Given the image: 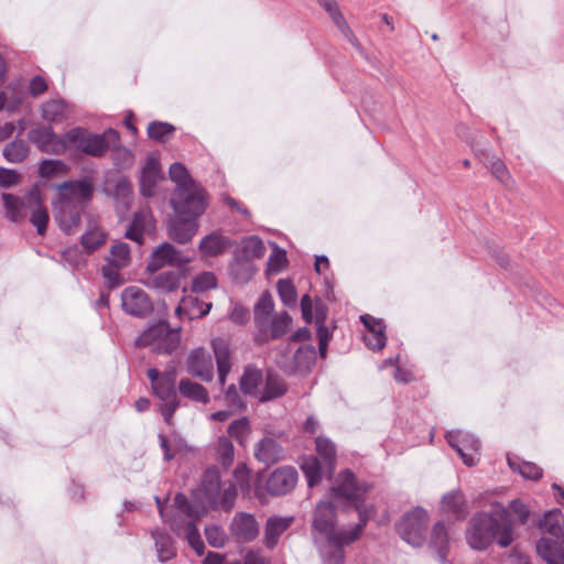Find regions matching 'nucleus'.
Instances as JSON below:
<instances>
[{
    "label": "nucleus",
    "instance_id": "obj_1",
    "mask_svg": "<svg viewBox=\"0 0 564 564\" xmlns=\"http://www.w3.org/2000/svg\"><path fill=\"white\" fill-rule=\"evenodd\" d=\"M56 189L55 220L63 232L74 235L79 230L85 206L93 198L94 184L89 178L66 181L58 184Z\"/></svg>",
    "mask_w": 564,
    "mask_h": 564
},
{
    "label": "nucleus",
    "instance_id": "obj_2",
    "mask_svg": "<svg viewBox=\"0 0 564 564\" xmlns=\"http://www.w3.org/2000/svg\"><path fill=\"white\" fill-rule=\"evenodd\" d=\"M495 516L489 512H478L469 521L466 540L470 547L485 550L497 539L500 547L509 546L516 539L513 522L509 511L497 506Z\"/></svg>",
    "mask_w": 564,
    "mask_h": 564
},
{
    "label": "nucleus",
    "instance_id": "obj_3",
    "mask_svg": "<svg viewBox=\"0 0 564 564\" xmlns=\"http://www.w3.org/2000/svg\"><path fill=\"white\" fill-rule=\"evenodd\" d=\"M274 302L269 292L261 294L253 308V340L268 344L285 336L292 328V317L286 311L273 312Z\"/></svg>",
    "mask_w": 564,
    "mask_h": 564
},
{
    "label": "nucleus",
    "instance_id": "obj_4",
    "mask_svg": "<svg viewBox=\"0 0 564 564\" xmlns=\"http://www.w3.org/2000/svg\"><path fill=\"white\" fill-rule=\"evenodd\" d=\"M155 502L161 518L164 521L170 522L171 529L175 533L181 534L183 532L191 547L197 553V555H203L205 544L200 539L196 521L204 517L207 513V510L205 508L193 506L185 495L177 494L174 498L176 512L171 519L166 520L163 506L164 503L159 497H155Z\"/></svg>",
    "mask_w": 564,
    "mask_h": 564
},
{
    "label": "nucleus",
    "instance_id": "obj_5",
    "mask_svg": "<svg viewBox=\"0 0 564 564\" xmlns=\"http://www.w3.org/2000/svg\"><path fill=\"white\" fill-rule=\"evenodd\" d=\"M7 217L14 223L23 220L30 213V221L43 236L48 224V214L43 206L41 193L37 187L31 188L23 197L13 194H2Z\"/></svg>",
    "mask_w": 564,
    "mask_h": 564
},
{
    "label": "nucleus",
    "instance_id": "obj_6",
    "mask_svg": "<svg viewBox=\"0 0 564 564\" xmlns=\"http://www.w3.org/2000/svg\"><path fill=\"white\" fill-rule=\"evenodd\" d=\"M369 520L366 511L359 509V522L349 529H340L338 534L312 539L323 564H344V547L357 541Z\"/></svg>",
    "mask_w": 564,
    "mask_h": 564
},
{
    "label": "nucleus",
    "instance_id": "obj_7",
    "mask_svg": "<svg viewBox=\"0 0 564 564\" xmlns=\"http://www.w3.org/2000/svg\"><path fill=\"white\" fill-rule=\"evenodd\" d=\"M68 150H76L83 154L101 158L111 147L119 142V133L108 129L104 133H91L85 128L76 127L65 133Z\"/></svg>",
    "mask_w": 564,
    "mask_h": 564
},
{
    "label": "nucleus",
    "instance_id": "obj_8",
    "mask_svg": "<svg viewBox=\"0 0 564 564\" xmlns=\"http://www.w3.org/2000/svg\"><path fill=\"white\" fill-rule=\"evenodd\" d=\"M202 492L213 509L230 510L237 498V490L231 482H223L217 467L208 468L202 479Z\"/></svg>",
    "mask_w": 564,
    "mask_h": 564
},
{
    "label": "nucleus",
    "instance_id": "obj_9",
    "mask_svg": "<svg viewBox=\"0 0 564 564\" xmlns=\"http://www.w3.org/2000/svg\"><path fill=\"white\" fill-rule=\"evenodd\" d=\"M175 215L182 218L200 217L207 207V193L198 184L175 188L171 198Z\"/></svg>",
    "mask_w": 564,
    "mask_h": 564
},
{
    "label": "nucleus",
    "instance_id": "obj_10",
    "mask_svg": "<svg viewBox=\"0 0 564 564\" xmlns=\"http://www.w3.org/2000/svg\"><path fill=\"white\" fill-rule=\"evenodd\" d=\"M316 350L311 345L300 346L295 351L290 346L280 348L275 355L276 365L288 375H305L315 365Z\"/></svg>",
    "mask_w": 564,
    "mask_h": 564
},
{
    "label": "nucleus",
    "instance_id": "obj_11",
    "mask_svg": "<svg viewBox=\"0 0 564 564\" xmlns=\"http://www.w3.org/2000/svg\"><path fill=\"white\" fill-rule=\"evenodd\" d=\"M180 344V335L167 324L159 323L145 329L137 339L138 346L151 347L159 354H171Z\"/></svg>",
    "mask_w": 564,
    "mask_h": 564
},
{
    "label": "nucleus",
    "instance_id": "obj_12",
    "mask_svg": "<svg viewBox=\"0 0 564 564\" xmlns=\"http://www.w3.org/2000/svg\"><path fill=\"white\" fill-rule=\"evenodd\" d=\"M176 369L174 367L162 372V378L153 387V394L162 401L160 413L165 422L171 424L172 417L176 409L180 406L177 392L175 389Z\"/></svg>",
    "mask_w": 564,
    "mask_h": 564
},
{
    "label": "nucleus",
    "instance_id": "obj_13",
    "mask_svg": "<svg viewBox=\"0 0 564 564\" xmlns=\"http://www.w3.org/2000/svg\"><path fill=\"white\" fill-rule=\"evenodd\" d=\"M429 523L426 510L416 507L405 513L398 523V532L408 544L419 547L425 541V531Z\"/></svg>",
    "mask_w": 564,
    "mask_h": 564
},
{
    "label": "nucleus",
    "instance_id": "obj_14",
    "mask_svg": "<svg viewBox=\"0 0 564 564\" xmlns=\"http://www.w3.org/2000/svg\"><path fill=\"white\" fill-rule=\"evenodd\" d=\"M369 490V487L365 484L360 485L356 481V477L354 473L346 469L341 471L335 481V485L332 488L334 495L338 498H343L355 503L356 510L359 512V509L366 511V514L369 518L373 513L372 506H362L360 502L362 500L364 495Z\"/></svg>",
    "mask_w": 564,
    "mask_h": 564
},
{
    "label": "nucleus",
    "instance_id": "obj_15",
    "mask_svg": "<svg viewBox=\"0 0 564 564\" xmlns=\"http://www.w3.org/2000/svg\"><path fill=\"white\" fill-rule=\"evenodd\" d=\"M447 443L460 456L467 466H475L479 459L480 442L473 434L463 431H451L446 433Z\"/></svg>",
    "mask_w": 564,
    "mask_h": 564
},
{
    "label": "nucleus",
    "instance_id": "obj_16",
    "mask_svg": "<svg viewBox=\"0 0 564 564\" xmlns=\"http://www.w3.org/2000/svg\"><path fill=\"white\" fill-rule=\"evenodd\" d=\"M334 505L321 501L314 511L312 521V539L338 534Z\"/></svg>",
    "mask_w": 564,
    "mask_h": 564
},
{
    "label": "nucleus",
    "instance_id": "obj_17",
    "mask_svg": "<svg viewBox=\"0 0 564 564\" xmlns=\"http://www.w3.org/2000/svg\"><path fill=\"white\" fill-rule=\"evenodd\" d=\"M121 307L134 317H145L153 311L148 293L139 286H128L121 293Z\"/></svg>",
    "mask_w": 564,
    "mask_h": 564
},
{
    "label": "nucleus",
    "instance_id": "obj_18",
    "mask_svg": "<svg viewBox=\"0 0 564 564\" xmlns=\"http://www.w3.org/2000/svg\"><path fill=\"white\" fill-rule=\"evenodd\" d=\"M186 371L202 381H212L214 378V362L210 354L203 347L191 350L186 358Z\"/></svg>",
    "mask_w": 564,
    "mask_h": 564
},
{
    "label": "nucleus",
    "instance_id": "obj_19",
    "mask_svg": "<svg viewBox=\"0 0 564 564\" xmlns=\"http://www.w3.org/2000/svg\"><path fill=\"white\" fill-rule=\"evenodd\" d=\"M29 139L42 152L63 154L68 150L65 134L58 138L51 127H37L29 132Z\"/></svg>",
    "mask_w": 564,
    "mask_h": 564
},
{
    "label": "nucleus",
    "instance_id": "obj_20",
    "mask_svg": "<svg viewBox=\"0 0 564 564\" xmlns=\"http://www.w3.org/2000/svg\"><path fill=\"white\" fill-rule=\"evenodd\" d=\"M229 530L238 543H250L258 538L260 527L252 513L241 511L234 516Z\"/></svg>",
    "mask_w": 564,
    "mask_h": 564
},
{
    "label": "nucleus",
    "instance_id": "obj_21",
    "mask_svg": "<svg viewBox=\"0 0 564 564\" xmlns=\"http://www.w3.org/2000/svg\"><path fill=\"white\" fill-rule=\"evenodd\" d=\"M188 261L189 259L183 257V254L174 246L169 242H164L154 249L147 264V269L150 272H156L165 265L176 264L182 267Z\"/></svg>",
    "mask_w": 564,
    "mask_h": 564
},
{
    "label": "nucleus",
    "instance_id": "obj_22",
    "mask_svg": "<svg viewBox=\"0 0 564 564\" xmlns=\"http://www.w3.org/2000/svg\"><path fill=\"white\" fill-rule=\"evenodd\" d=\"M297 482V471L290 466L276 468L267 480V490L272 496H282L295 487Z\"/></svg>",
    "mask_w": 564,
    "mask_h": 564
},
{
    "label": "nucleus",
    "instance_id": "obj_23",
    "mask_svg": "<svg viewBox=\"0 0 564 564\" xmlns=\"http://www.w3.org/2000/svg\"><path fill=\"white\" fill-rule=\"evenodd\" d=\"M294 522V517H281V516H271L267 519L264 529H263V538L262 544L263 546L272 551L279 543L280 538L290 529V527Z\"/></svg>",
    "mask_w": 564,
    "mask_h": 564
},
{
    "label": "nucleus",
    "instance_id": "obj_24",
    "mask_svg": "<svg viewBox=\"0 0 564 564\" xmlns=\"http://www.w3.org/2000/svg\"><path fill=\"white\" fill-rule=\"evenodd\" d=\"M360 321L367 328V334L364 336L366 345L372 350H381L387 343L383 322L368 314L361 315Z\"/></svg>",
    "mask_w": 564,
    "mask_h": 564
},
{
    "label": "nucleus",
    "instance_id": "obj_25",
    "mask_svg": "<svg viewBox=\"0 0 564 564\" xmlns=\"http://www.w3.org/2000/svg\"><path fill=\"white\" fill-rule=\"evenodd\" d=\"M441 511L455 520L465 519L469 513L465 495L460 490L445 494L441 499Z\"/></svg>",
    "mask_w": 564,
    "mask_h": 564
},
{
    "label": "nucleus",
    "instance_id": "obj_26",
    "mask_svg": "<svg viewBox=\"0 0 564 564\" xmlns=\"http://www.w3.org/2000/svg\"><path fill=\"white\" fill-rule=\"evenodd\" d=\"M198 224L195 218H182L176 216L169 223V235L170 237L178 242H188L197 232Z\"/></svg>",
    "mask_w": 564,
    "mask_h": 564
},
{
    "label": "nucleus",
    "instance_id": "obj_27",
    "mask_svg": "<svg viewBox=\"0 0 564 564\" xmlns=\"http://www.w3.org/2000/svg\"><path fill=\"white\" fill-rule=\"evenodd\" d=\"M254 457L262 464L270 466L283 459L282 446L271 437H264L254 445Z\"/></svg>",
    "mask_w": 564,
    "mask_h": 564
},
{
    "label": "nucleus",
    "instance_id": "obj_28",
    "mask_svg": "<svg viewBox=\"0 0 564 564\" xmlns=\"http://www.w3.org/2000/svg\"><path fill=\"white\" fill-rule=\"evenodd\" d=\"M160 163L155 158H148L140 176V191L145 197H151L155 194V187L160 178Z\"/></svg>",
    "mask_w": 564,
    "mask_h": 564
},
{
    "label": "nucleus",
    "instance_id": "obj_29",
    "mask_svg": "<svg viewBox=\"0 0 564 564\" xmlns=\"http://www.w3.org/2000/svg\"><path fill=\"white\" fill-rule=\"evenodd\" d=\"M536 552L544 564H564V546L553 539L541 538L536 543Z\"/></svg>",
    "mask_w": 564,
    "mask_h": 564
},
{
    "label": "nucleus",
    "instance_id": "obj_30",
    "mask_svg": "<svg viewBox=\"0 0 564 564\" xmlns=\"http://www.w3.org/2000/svg\"><path fill=\"white\" fill-rule=\"evenodd\" d=\"M212 306L213 304L210 302L205 303L197 297L188 296L182 299L181 303L175 308V313L180 317L185 316L187 319L192 321L207 315Z\"/></svg>",
    "mask_w": 564,
    "mask_h": 564
},
{
    "label": "nucleus",
    "instance_id": "obj_31",
    "mask_svg": "<svg viewBox=\"0 0 564 564\" xmlns=\"http://www.w3.org/2000/svg\"><path fill=\"white\" fill-rule=\"evenodd\" d=\"M42 118L48 122H62L68 119L72 107L63 99L54 98L45 101L41 107Z\"/></svg>",
    "mask_w": 564,
    "mask_h": 564
},
{
    "label": "nucleus",
    "instance_id": "obj_32",
    "mask_svg": "<svg viewBox=\"0 0 564 564\" xmlns=\"http://www.w3.org/2000/svg\"><path fill=\"white\" fill-rule=\"evenodd\" d=\"M107 232L104 228L89 221L86 231L80 237V245L86 254L100 249L107 241Z\"/></svg>",
    "mask_w": 564,
    "mask_h": 564
},
{
    "label": "nucleus",
    "instance_id": "obj_33",
    "mask_svg": "<svg viewBox=\"0 0 564 564\" xmlns=\"http://www.w3.org/2000/svg\"><path fill=\"white\" fill-rule=\"evenodd\" d=\"M181 276L178 271H164L150 278L148 285L160 293H172L180 288Z\"/></svg>",
    "mask_w": 564,
    "mask_h": 564
},
{
    "label": "nucleus",
    "instance_id": "obj_34",
    "mask_svg": "<svg viewBox=\"0 0 564 564\" xmlns=\"http://www.w3.org/2000/svg\"><path fill=\"white\" fill-rule=\"evenodd\" d=\"M230 243L229 238L218 232H212L200 240L198 249L205 257H216L224 253Z\"/></svg>",
    "mask_w": 564,
    "mask_h": 564
},
{
    "label": "nucleus",
    "instance_id": "obj_35",
    "mask_svg": "<svg viewBox=\"0 0 564 564\" xmlns=\"http://www.w3.org/2000/svg\"><path fill=\"white\" fill-rule=\"evenodd\" d=\"M429 545L437 554L441 563L444 564L449 547V538L443 522L438 521L434 524Z\"/></svg>",
    "mask_w": 564,
    "mask_h": 564
},
{
    "label": "nucleus",
    "instance_id": "obj_36",
    "mask_svg": "<svg viewBox=\"0 0 564 564\" xmlns=\"http://www.w3.org/2000/svg\"><path fill=\"white\" fill-rule=\"evenodd\" d=\"M317 2L329 14L335 25L346 36V39L350 43L355 44L356 37L340 13L336 0H317Z\"/></svg>",
    "mask_w": 564,
    "mask_h": 564
},
{
    "label": "nucleus",
    "instance_id": "obj_37",
    "mask_svg": "<svg viewBox=\"0 0 564 564\" xmlns=\"http://www.w3.org/2000/svg\"><path fill=\"white\" fill-rule=\"evenodd\" d=\"M178 392L182 397L203 404H207L210 400L207 389L188 378L180 380Z\"/></svg>",
    "mask_w": 564,
    "mask_h": 564
},
{
    "label": "nucleus",
    "instance_id": "obj_38",
    "mask_svg": "<svg viewBox=\"0 0 564 564\" xmlns=\"http://www.w3.org/2000/svg\"><path fill=\"white\" fill-rule=\"evenodd\" d=\"M300 467L307 479V484L310 487L316 486L324 473L327 470L324 467L317 457L315 456H303L300 459Z\"/></svg>",
    "mask_w": 564,
    "mask_h": 564
},
{
    "label": "nucleus",
    "instance_id": "obj_39",
    "mask_svg": "<svg viewBox=\"0 0 564 564\" xmlns=\"http://www.w3.org/2000/svg\"><path fill=\"white\" fill-rule=\"evenodd\" d=\"M212 346L217 364L218 377H227L231 369L229 345L223 338H215L212 340Z\"/></svg>",
    "mask_w": 564,
    "mask_h": 564
},
{
    "label": "nucleus",
    "instance_id": "obj_40",
    "mask_svg": "<svg viewBox=\"0 0 564 564\" xmlns=\"http://www.w3.org/2000/svg\"><path fill=\"white\" fill-rule=\"evenodd\" d=\"M317 455L323 459L327 474L332 475L336 465V446L327 437L318 436L315 440Z\"/></svg>",
    "mask_w": 564,
    "mask_h": 564
},
{
    "label": "nucleus",
    "instance_id": "obj_41",
    "mask_svg": "<svg viewBox=\"0 0 564 564\" xmlns=\"http://www.w3.org/2000/svg\"><path fill=\"white\" fill-rule=\"evenodd\" d=\"M288 388L285 381L276 375L269 373L265 379L264 389L259 398L261 402L278 399L285 394Z\"/></svg>",
    "mask_w": 564,
    "mask_h": 564
},
{
    "label": "nucleus",
    "instance_id": "obj_42",
    "mask_svg": "<svg viewBox=\"0 0 564 564\" xmlns=\"http://www.w3.org/2000/svg\"><path fill=\"white\" fill-rule=\"evenodd\" d=\"M262 380V372L259 369L247 367L240 378L239 386L245 394L257 395Z\"/></svg>",
    "mask_w": 564,
    "mask_h": 564
},
{
    "label": "nucleus",
    "instance_id": "obj_43",
    "mask_svg": "<svg viewBox=\"0 0 564 564\" xmlns=\"http://www.w3.org/2000/svg\"><path fill=\"white\" fill-rule=\"evenodd\" d=\"M152 536L160 562H166L176 555V550L170 535L156 530L152 532Z\"/></svg>",
    "mask_w": 564,
    "mask_h": 564
},
{
    "label": "nucleus",
    "instance_id": "obj_44",
    "mask_svg": "<svg viewBox=\"0 0 564 564\" xmlns=\"http://www.w3.org/2000/svg\"><path fill=\"white\" fill-rule=\"evenodd\" d=\"M539 527L553 536H561L564 530V518L560 510H552L544 514Z\"/></svg>",
    "mask_w": 564,
    "mask_h": 564
},
{
    "label": "nucleus",
    "instance_id": "obj_45",
    "mask_svg": "<svg viewBox=\"0 0 564 564\" xmlns=\"http://www.w3.org/2000/svg\"><path fill=\"white\" fill-rule=\"evenodd\" d=\"M111 186V193L118 204L128 207L131 200L132 186L126 177H117L108 183Z\"/></svg>",
    "mask_w": 564,
    "mask_h": 564
},
{
    "label": "nucleus",
    "instance_id": "obj_46",
    "mask_svg": "<svg viewBox=\"0 0 564 564\" xmlns=\"http://www.w3.org/2000/svg\"><path fill=\"white\" fill-rule=\"evenodd\" d=\"M150 223V217L147 213L140 212L135 213L132 219L131 225L127 229L124 236L126 238L135 241L141 245L143 242V232L145 230L147 225Z\"/></svg>",
    "mask_w": 564,
    "mask_h": 564
},
{
    "label": "nucleus",
    "instance_id": "obj_47",
    "mask_svg": "<svg viewBox=\"0 0 564 564\" xmlns=\"http://www.w3.org/2000/svg\"><path fill=\"white\" fill-rule=\"evenodd\" d=\"M510 468L518 471L522 477L531 480H538L542 477V469L531 462H520L516 458L508 457Z\"/></svg>",
    "mask_w": 564,
    "mask_h": 564
},
{
    "label": "nucleus",
    "instance_id": "obj_48",
    "mask_svg": "<svg viewBox=\"0 0 564 564\" xmlns=\"http://www.w3.org/2000/svg\"><path fill=\"white\" fill-rule=\"evenodd\" d=\"M218 286V280L214 272L204 271L193 278L191 290L194 293H204L215 290Z\"/></svg>",
    "mask_w": 564,
    "mask_h": 564
},
{
    "label": "nucleus",
    "instance_id": "obj_49",
    "mask_svg": "<svg viewBox=\"0 0 564 564\" xmlns=\"http://www.w3.org/2000/svg\"><path fill=\"white\" fill-rule=\"evenodd\" d=\"M110 264L117 268H126L130 263V248L126 242H116L110 248V256L107 259Z\"/></svg>",
    "mask_w": 564,
    "mask_h": 564
},
{
    "label": "nucleus",
    "instance_id": "obj_50",
    "mask_svg": "<svg viewBox=\"0 0 564 564\" xmlns=\"http://www.w3.org/2000/svg\"><path fill=\"white\" fill-rule=\"evenodd\" d=\"M2 153L7 161L20 163L28 156L29 148L24 141L17 140L6 145Z\"/></svg>",
    "mask_w": 564,
    "mask_h": 564
},
{
    "label": "nucleus",
    "instance_id": "obj_51",
    "mask_svg": "<svg viewBox=\"0 0 564 564\" xmlns=\"http://www.w3.org/2000/svg\"><path fill=\"white\" fill-rule=\"evenodd\" d=\"M218 460L226 467L230 466L235 457L234 444L228 436H220L216 444Z\"/></svg>",
    "mask_w": 564,
    "mask_h": 564
},
{
    "label": "nucleus",
    "instance_id": "obj_52",
    "mask_svg": "<svg viewBox=\"0 0 564 564\" xmlns=\"http://www.w3.org/2000/svg\"><path fill=\"white\" fill-rule=\"evenodd\" d=\"M169 175L171 181L176 184V188H180L181 186H189L191 184H197L191 177L185 165L180 162H175L170 166Z\"/></svg>",
    "mask_w": 564,
    "mask_h": 564
},
{
    "label": "nucleus",
    "instance_id": "obj_53",
    "mask_svg": "<svg viewBox=\"0 0 564 564\" xmlns=\"http://www.w3.org/2000/svg\"><path fill=\"white\" fill-rule=\"evenodd\" d=\"M242 252L247 258H262L265 253V247L262 240L257 236H250L242 241Z\"/></svg>",
    "mask_w": 564,
    "mask_h": 564
},
{
    "label": "nucleus",
    "instance_id": "obj_54",
    "mask_svg": "<svg viewBox=\"0 0 564 564\" xmlns=\"http://www.w3.org/2000/svg\"><path fill=\"white\" fill-rule=\"evenodd\" d=\"M205 536L208 544L216 549L223 547L227 541L225 531L215 524L205 528Z\"/></svg>",
    "mask_w": 564,
    "mask_h": 564
},
{
    "label": "nucleus",
    "instance_id": "obj_55",
    "mask_svg": "<svg viewBox=\"0 0 564 564\" xmlns=\"http://www.w3.org/2000/svg\"><path fill=\"white\" fill-rule=\"evenodd\" d=\"M278 293L281 301L286 306H292L296 303V291L294 285L288 280H280L278 282Z\"/></svg>",
    "mask_w": 564,
    "mask_h": 564
},
{
    "label": "nucleus",
    "instance_id": "obj_56",
    "mask_svg": "<svg viewBox=\"0 0 564 564\" xmlns=\"http://www.w3.org/2000/svg\"><path fill=\"white\" fill-rule=\"evenodd\" d=\"M174 131V127L166 122L154 121L148 127V135L156 141H164V138Z\"/></svg>",
    "mask_w": 564,
    "mask_h": 564
},
{
    "label": "nucleus",
    "instance_id": "obj_57",
    "mask_svg": "<svg viewBox=\"0 0 564 564\" xmlns=\"http://www.w3.org/2000/svg\"><path fill=\"white\" fill-rule=\"evenodd\" d=\"M250 432V424L247 417H241L231 422L228 426V434L237 440H242Z\"/></svg>",
    "mask_w": 564,
    "mask_h": 564
},
{
    "label": "nucleus",
    "instance_id": "obj_58",
    "mask_svg": "<svg viewBox=\"0 0 564 564\" xmlns=\"http://www.w3.org/2000/svg\"><path fill=\"white\" fill-rule=\"evenodd\" d=\"M224 398L226 404L230 408H235L238 410H243L246 408V404L241 399L238 389L236 388L235 384H230L224 390Z\"/></svg>",
    "mask_w": 564,
    "mask_h": 564
},
{
    "label": "nucleus",
    "instance_id": "obj_59",
    "mask_svg": "<svg viewBox=\"0 0 564 564\" xmlns=\"http://www.w3.org/2000/svg\"><path fill=\"white\" fill-rule=\"evenodd\" d=\"M122 268H117L115 264H110L108 262L107 265L102 268V275L108 281L110 288H116L122 283L120 270Z\"/></svg>",
    "mask_w": 564,
    "mask_h": 564
},
{
    "label": "nucleus",
    "instance_id": "obj_60",
    "mask_svg": "<svg viewBox=\"0 0 564 564\" xmlns=\"http://www.w3.org/2000/svg\"><path fill=\"white\" fill-rule=\"evenodd\" d=\"M285 263H286L285 251L275 247L274 251L269 257V261H268L269 269L271 271L279 272L285 267Z\"/></svg>",
    "mask_w": 564,
    "mask_h": 564
},
{
    "label": "nucleus",
    "instance_id": "obj_61",
    "mask_svg": "<svg viewBox=\"0 0 564 564\" xmlns=\"http://www.w3.org/2000/svg\"><path fill=\"white\" fill-rule=\"evenodd\" d=\"M510 510L518 517L521 524H525L530 517V509L522 501L516 499L510 502Z\"/></svg>",
    "mask_w": 564,
    "mask_h": 564
},
{
    "label": "nucleus",
    "instance_id": "obj_62",
    "mask_svg": "<svg viewBox=\"0 0 564 564\" xmlns=\"http://www.w3.org/2000/svg\"><path fill=\"white\" fill-rule=\"evenodd\" d=\"M243 564H270V558L260 549H250L243 556Z\"/></svg>",
    "mask_w": 564,
    "mask_h": 564
},
{
    "label": "nucleus",
    "instance_id": "obj_63",
    "mask_svg": "<svg viewBox=\"0 0 564 564\" xmlns=\"http://www.w3.org/2000/svg\"><path fill=\"white\" fill-rule=\"evenodd\" d=\"M86 256L87 254L79 251L77 247L67 248L63 252V257H64L65 261L72 263L73 265H76V267L85 263Z\"/></svg>",
    "mask_w": 564,
    "mask_h": 564
},
{
    "label": "nucleus",
    "instance_id": "obj_64",
    "mask_svg": "<svg viewBox=\"0 0 564 564\" xmlns=\"http://www.w3.org/2000/svg\"><path fill=\"white\" fill-rule=\"evenodd\" d=\"M491 173L497 177V180L503 184L510 180V174L500 160L496 159L490 163Z\"/></svg>",
    "mask_w": 564,
    "mask_h": 564
}]
</instances>
